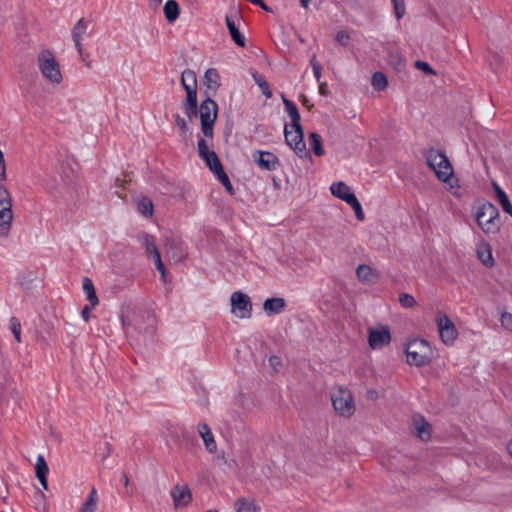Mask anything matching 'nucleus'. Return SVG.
I'll return each mask as SVG.
<instances>
[{
	"label": "nucleus",
	"instance_id": "38",
	"mask_svg": "<svg viewBox=\"0 0 512 512\" xmlns=\"http://www.w3.org/2000/svg\"><path fill=\"white\" fill-rule=\"evenodd\" d=\"M347 204L350 205L352 207V209L354 210L356 218L360 221H363L365 218V215H364L362 206H361L359 200L357 199V197L354 196L352 199H350L347 202Z\"/></svg>",
	"mask_w": 512,
	"mask_h": 512
},
{
	"label": "nucleus",
	"instance_id": "28",
	"mask_svg": "<svg viewBox=\"0 0 512 512\" xmlns=\"http://www.w3.org/2000/svg\"><path fill=\"white\" fill-rule=\"evenodd\" d=\"M83 291L86 294L87 300L89 301L91 307H95L98 305L99 300L95 292L94 284L90 278L83 279L82 285Z\"/></svg>",
	"mask_w": 512,
	"mask_h": 512
},
{
	"label": "nucleus",
	"instance_id": "13",
	"mask_svg": "<svg viewBox=\"0 0 512 512\" xmlns=\"http://www.w3.org/2000/svg\"><path fill=\"white\" fill-rule=\"evenodd\" d=\"M89 27H90V21L85 18H81L74 25L72 32H71L72 40L75 44L77 52L81 56L83 54L82 41L84 40V37L88 35Z\"/></svg>",
	"mask_w": 512,
	"mask_h": 512
},
{
	"label": "nucleus",
	"instance_id": "18",
	"mask_svg": "<svg viewBox=\"0 0 512 512\" xmlns=\"http://www.w3.org/2000/svg\"><path fill=\"white\" fill-rule=\"evenodd\" d=\"M285 307L286 301L281 297L268 298L263 303V310L268 316L281 313Z\"/></svg>",
	"mask_w": 512,
	"mask_h": 512
},
{
	"label": "nucleus",
	"instance_id": "30",
	"mask_svg": "<svg viewBox=\"0 0 512 512\" xmlns=\"http://www.w3.org/2000/svg\"><path fill=\"white\" fill-rule=\"evenodd\" d=\"M283 103L285 105L287 113L291 118V125H300V113L295 103L286 99L285 97H283Z\"/></svg>",
	"mask_w": 512,
	"mask_h": 512
},
{
	"label": "nucleus",
	"instance_id": "58",
	"mask_svg": "<svg viewBox=\"0 0 512 512\" xmlns=\"http://www.w3.org/2000/svg\"><path fill=\"white\" fill-rule=\"evenodd\" d=\"M163 0H150V4L157 7Z\"/></svg>",
	"mask_w": 512,
	"mask_h": 512
},
{
	"label": "nucleus",
	"instance_id": "9",
	"mask_svg": "<svg viewBox=\"0 0 512 512\" xmlns=\"http://www.w3.org/2000/svg\"><path fill=\"white\" fill-rule=\"evenodd\" d=\"M286 143L300 156L307 155L306 146L303 141L302 126L285 125L284 129Z\"/></svg>",
	"mask_w": 512,
	"mask_h": 512
},
{
	"label": "nucleus",
	"instance_id": "52",
	"mask_svg": "<svg viewBox=\"0 0 512 512\" xmlns=\"http://www.w3.org/2000/svg\"><path fill=\"white\" fill-rule=\"evenodd\" d=\"M319 93L323 96H327L329 94V89L326 82L319 81Z\"/></svg>",
	"mask_w": 512,
	"mask_h": 512
},
{
	"label": "nucleus",
	"instance_id": "23",
	"mask_svg": "<svg viewBox=\"0 0 512 512\" xmlns=\"http://www.w3.org/2000/svg\"><path fill=\"white\" fill-rule=\"evenodd\" d=\"M205 164L209 167L210 171L216 176L219 172H222L223 166L214 151L205 154L200 157Z\"/></svg>",
	"mask_w": 512,
	"mask_h": 512
},
{
	"label": "nucleus",
	"instance_id": "26",
	"mask_svg": "<svg viewBox=\"0 0 512 512\" xmlns=\"http://www.w3.org/2000/svg\"><path fill=\"white\" fill-rule=\"evenodd\" d=\"M98 494L95 487H92L88 497L83 502L79 512H95L98 506Z\"/></svg>",
	"mask_w": 512,
	"mask_h": 512
},
{
	"label": "nucleus",
	"instance_id": "46",
	"mask_svg": "<svg viewBox=\"0 0 512 512\" xmlns=\"http://www.w3.org/2000/svg\"><path fill=\"white\" fill-rule=\"evenodd\" d=\"M153 261L155 263L156 269L161 274L162 280L166 281V269H165L164 264H163V262L161 260V256L160 255H156V257L153 258Z\"/></svg>",
	"mask_w": 512,
	"mask_h": 512
},
{
	"label": "nucleus",
	"instance_id": "7",
	"mask_svg": "<svg viewBox=\"0 0 512 512\" xmlns=\"http://www.w3.org/2000/svg\"><path fill=\"white\" fill-rule=\"evenodd\" d=\"M155 325V317L150 312L134 313L131 319H123L125 329L133 327L140 332L152 333Z\"/></svg>",
	"mask_w": 512,
	"mask_h": 512
},
{
	"label": "nucleus",
	"instance_id": "24",
	"mask_svg": "<svg viewBox=\"0 0 512 512\" xmlns=\"http://www.w3.org/2000/svg\"><path fill=\"white\" fill-rule=\"evenodd\" d=\"M140 241L142 246L145 249V252L148 256L155 258L156 255H160L159 250L157 249L155 238L149 234L143 233L140 236Z\"/></svg>",
	"mask_w": 512,
	"mask_h": 512
},
{
	"label": "nucleus",
	"instance_id": "39",
	"mask_svg": "<svg viewBox=\"0 0 512 512\" xmlns=\"http://www.w3.org/2000/svg\"><path fill=\"white\" fill-rule=\"evenodd\" d=\"M10 329L17 342H21V323L18 318L12 317L10 319Z\"/></svg>",
	"mask_w": 512,
	"mask_h": 512
},
{
	"label": "nucleus",
	"instance_id": "21",
	"mask_svg": "<svg viewBox=\"0 0 512 512\" xmlns=\"http://www.w3.org/2000/svg\"><path fill=\"white\" fill-rule=\"evenodd\" d=\"M356 275L362 282L374 283L378 280V272L369 265L361 264L356 268Z\"/></svg>",
	"mask_w": 512,
	"mask_h": 512
},
{
	"label": "nucleus",
	"instance_id": "2",
	"mask_svg": "<svg viewBox=\"0 0 512 512\" xmlns=\"http://www.w3.org/2000/svg\"><path fill=\"white\" fill-rule=\"evenodd\" d=\"M181 84L186 91V98L182 103V109L191 120L198 115L197 79L194 71L186 69L181 75Z\"/></svg>",
	"mask_w": 512,
	"mask_h": 512
},
{
	"label": "nucleus",
	"instance_id": "56",
	"mask_svg": "<svg viewBox=\"0 0 512 512\" xmlns=\"http://www.w3.org/2000/svg\"><path fill=\"white\" fill-rule=\"evenodd\" d=\"M122 478H123V482H124L125 487L128 488V486H129V478H128L127 474L123 473Z\"/></svg>",
	"mask_w": 512,
	"mask_h": 512
},
{
	"label": "nucleus",
	"instance_id": "29",
	"mask_svg": "<svg viewBox=\"0 0 512 512\" xmlns=\"http://www.w3.org/2000/svg\"><path fill=\"white\" fill-rule=\"evenodd\" d=\"M234 508L236 512H259L260 510L253 500L246 498L238 499L234 504Z\"/></svg>",
	"mask_w": 512,
	"mask_h": 512
},
{
	"label": "nucleus",
	"instance_id": "22",
	"mask_svg": "<svg viewBox=\"0 0 512 512\" xmlns=\"http://www.w3.org/2000/svg\"><path fill=\"white\" fill-rule=\"evenodd\" d=\"M36 476L44 489L48 488L47 475L49 472L48 465L42 455H38L35 465Z\"/></svg>",
	"mask_w": 512,
	"mask_h": 512
},
{
	"label": "nucleus",
	"instance_id": "14",
	"mask_svg": "<svg viewBox=\"0 0 512 512\" xmlns=\"http://www.w3.org/2000/svg\"><path fill=\"white\" fill-rule=\"evenodd\" d=\"M254 162L262 169L273 171L279 165L278 158L271 152L257 151L253 154Z\"/></svg>",
	"mask_w": 512,
	"mask_h": 512
},
{
	"label": "nucleus",
	"instance_id": "43",
	"mask_svg": "<svg viewBox=\"0 0 512 512\" xmlns=\"http://www.w3.org/2000/svg\"><path fill=\"white\" fill-rule=\"evenodd\" d=\"M394 5L395 15L397 19H400L405 14L404 0H391Z\"/></svg>",
	"mask_w": 512,
	"mask_h": 512
},
{
	"label": "nucleus",
	"instance_id": "59",
	"mask_svg": "<svg viewBox=\"0 0 512 512\" xmlns=\"http://www.w3.org/2000/svg\"><path fill=\"white\" fill-rule=\"evenodd\" d=\"M310 64L312 66V68L314 67V65H320L317 61H316V56H313L310 60Z\"/></svg>",
	"mask_w": 512,
	"mask_h": 512
},
{
	"label": "nucleus",
	"instance_id": "45",
	"mask_svg": "<svg viewBox=\"0 0 512 512\" xmlns=\"http://www.w3.org/2000/svg\"><path fill=\"white\" fill-rule=\"evenodd\" d=\"M175 125L179 128L182 134H186L189 130L186 120L181 117L179 114L174 116Z\"/></svg>",
	"mask_w": 512,
	"mask_h": 512
},
{
	"label": "nucleus",
	"instance_id": "33",
	"mask_svg": "<svg viewBox=\"0 0 512 512\" xmlns=\"http://www.w3.org/2000/svg\"><path fill=\"white\" fill-rule=\"evenodd\" d=\"M309 142L311 149L317 156H323L324 155V149L322 147V140L320 135H318L315 132H311L309 134Z\"/></svg>",
	"mask_w": 512,
	"mask_h": 512
},
{
	"label": "nucleus",
	"instance_id": "34",
	"mask_svg": "<svg viewBox=\"0 0 512 512\" xmlns=\"http://www.w3.org/2000/svg\"><path fill=\"white\" fill-rule=\"evenodd\" d=\"M137 210L144 216H152L153 214V203L147 197H141L137 201Z\"/></svg>",
	"mask_w": 512,
	"mask_h": 512
},
{
	"label": "nucleus",
	"instance_id": "11",
	"mask_svg": "<svg viewBox=\"0 0 512 512\" xmlns=\"http://www.w3.org/2000/svg\"><path fill=\"white\" fill-rule=\"evenodd\" d=\"M436 322L441 340L447 345L453 344L458 335L457 329L453 322L446 314L441 312L437 313Z\"/></svg>",
	"mask_w": 512,
	"mask_h": 512
},
{
	"label": "nucleus",
	"instance_id": "42",
	"mask_svg": "<svg viewBox=\"0 0 512 512\" xmlns=\"http://www.w3.org/2000/svg\"><path fill=\"white\" fill-rule=\"evenodd\" d=\"M399 301L401 305L406 308L413 307L416 304L414 297L407 293L400 294Z\"/></svg>",
	"mask_w": 512,
	"mask_h": 512
},
{
	"label": "nucleus",
	"instance_id": "48",
	"mask_svg": "<svg viewBox=\"0 0 512 512\" xmlns=\"http://www.w3.org/2000/svg\"><path fill=\"white\" fill-rule=\"evenodd\" d=\"M197 147H198L199 157L204 156L205 154L210 153L212 151V150H209V147L203 138L199 139Z\"/></svg>",
	"mask_w": 512,
	"mask_h": 512
},
{
	"label": "nucleus",
	"instance_id": "36",
	"mask_svg": "<svg viewBox=\"0 0 512 512\" xmlns=\"http://www.w3.org/2000/svg\"><path fill=\"white\" fill-rule=\"evenodd\" d=\"M372 86L378 91L384 90L388 86L387 77L381 72H375L372 76Z\"/></svg>",
	"mask_w": 512,
	"mask_h": 512
},
{
	"label": "nucleus",
	"instance_id": "4",
	"mask_svg": "<svg viewBox=\"0 0 512 512\" xmlns=\"http://www.w3.org/2000/svg\"><path fill=\"white\" fill-rule=\"evenodd\" d=\"M406 357L407 362L410 365L419 367L430 361L432 351L427 341L423 339H414L407 344Z\"/></svg>",
	"mask_w": 512,
	"mask_h": 512
},
{
	"label": "nucleus",
	"instance_id": "31",
	"mask_svg": "<svg viewBox=\"0 0 512 512\" xmlns=\"http://www.w3.org/2000/svg\"><path fill=\"white\" fill-rule=\"evenodd\" d=\"M497 199L504 212L512 217V204L506 193L496 184H494Z\"/></svg>",
	"mask_w": 512,
	"mask_h": 512
},
{
	"label": "nucleus",
	"instance_id": "47",
	"mask_svg": "<svg viewBox=\"0 0 512 512\" xmlns=\"http://www.w3.org/2000/svg\"><path fill=\"white\" fill-rule=\"evenodd\" d=\"M336 40L342 46H347L350 41V36L347 32L341 30V31H338V33L336 35Z\"/></svg>",
	"mask_w": 512,
	"mask_h": 512
},
{
	"label": "nucleus",
	"instance_id": "6",
	"mask_svg": "<svg viewBox=\"0 0 512 512\" xmlns=\"http://www.w3.org/2000/svg\"><path fill=\"white\" fill-rule=\"evenodd\" d=\"M198 113L201 121V130L205 137H213V127L217 119L218 105L211 98L202 101Z\"/></svg>",
	"mask_w": 512,
	"mask_h": 512
},
{
	"label": "nucleus",
	"instance_id": "8",
	"mask_svg": "<svg viewBox=\"0 0 512 512\" xmlns=\"http://www.w3.org/2000/svg\"><path fill=\"white\" fill-rule=\"evenodd\" d=\"M498 211L492 204L483 205L476 213L478 225L487 233L498 229L496 220Z\"/></svg>",
	"mask_w": 512,
	"mask_h": 512
},
{
	"label": "nucleus",
	"instance_id": "51",
	"mask_svg": "<svg viewBox=\"0 0 512 512\" xmlns=\"http://www.w3.org/2000/svg\"><path fill=\"white\" fill-rule=\"evenodd\" d=\"M269 365L274 371H278L279 368L282 366V361L278 356H271L269 358Z\"/></svg>",
	"mask_w": 512,
	"mask_h": 512
},
{
	"label": "nucleus",
	"instance_id": "64",
	"mask_svg": "<svg viewBox=\"0 0 512 512\" xmlns=\"http://www.w3.org/2000/svg\"><path fill=\"white\" fill-rule=\"evenodd\" d=\"M182 257H183L182 255L178 256V257H177V260L182 259Z\"/></svg>",
	"mask_w": 512,
	"mask_h": 512
},
{
	"label": "nucleus",
	"instance_id": "50",
	"mask_svg": "<svg viewBox=\"0 0 512 512\" xmlns=\"http://www.w3.org/2000/svg\"><path fill=\"white\" fill-rule=\"evenodd\" d=\"M415 66H416L418 69H420V70L424 71V72H425V73H427V74H434L433 69H432V68L430 67V65H429L428 63H426V62H423V61H419V60H418V61H416V62H415Z\"/></svg>",
	"mask_w": 512,
	"mask_h": 512
},
{
	"label": "nucleus",
	"instance_id": "60",
	"mask_svg": "<svg viewBox=\"0 0 512 512\" xmlns=\"http://www.w3.org/2000/svg\"><path fill=\"white\" fill-rule=\"evenodd\" d=\"M262 9L269 11V8L265 5V3L262 1V4H258Z\"/></svg>",
	"mask_w": 512,
	"mask_h": 512
},
{
	"label": "nucleus",
	"instance_id": "17",
	"mask_svg": "<svg viewBox=\"0 0 512 512\" xmlns=\"http://www.w3.org/2000/svg\"><path fill=\"white\" fill-rule=\"evenodd\" d=\"M198 433L204 442L206 450L209 453H214L217 449V445L210 427L206 423H199Z\"/></svg>",
	"mask_w": 512,
	"mask_h": 512
},
{
	"label": "nucleus",
	"instance_id": "55",
	"mask_svg": "<svg viewBox=\"0 0 512 512\" xmlns=\"http://www.w3.org/2000/svg\"><path fill=\"white\" fill-rule=\"evenodd\" d=\"M174 245H175L174 241H170V240L167 241L166 247H167V253L168 254L171 252V250L174 247Z\"/></svg>",
	"mask_w": 512,
	"mask_h": 512
},
{
	"label": "nucleus",
	"instance_id": "40",
	"mask_svg": "<svg viewBox=\"0 0 512 512\" xmlns=\"http://www.w3.org/2000/svg\"><path fill=\"white\" fill-rule=\"evenodd\" d=\"M12 205V199L8 189L0 183V207Z\"/></svg>",
	"mask_w": 512,
	"mask_h": 512
},
{
	"label": "nucleus",
	"instance_id": "3",
	"mask_svg": "<svg viewBox=\"0 0 512 512\" xmlns=\"http://www.w3.org/2000/svg\"><path fill=\"white\" fill-rule=\"evenodd\" d=\"M37 65L45 79L52 84H59L62 81L59 64L51 51H41L37 58Z\"/></svg>",
	"mask_w": 512,
	"mask_h": 512
},
{
	"label": "nucleus",
	"instance_id": "63",
	"mask_svg": "<svg viewBox=\"0 0 512 512\" xmlns=\"http://www.w3.org/2000/svg\"><path fill=\"white\" fill-rule=\"evenodd\" d=\"M221 459H223L225 463H227V461L224 459V454L221 455Z\"/></svg>",
	"mask_w": 512,
	"mask_h": 512
},
{
	"label": "nucleus",
	"instance_id": "57",
	"mask_svg": "<svg viewBox=\"0 0 512 512\" xmlns=\"http://www.w3.org/2000/svg\"><path fill=\"white\" fill-rule=\"evenodd\" d=\"M310 1H311V0H300L301 6H302L303 8H305V9H306V8H308V5H309V2H310Z\"/></svg>",
	"mask_w": 512,
	"mask_h": 512
},
{
	"label": "nucleus",
	"instance_id": "15",
	"mask_svg": "<svg viewBox=\"0 0 512 512\" xmlns=\"http://www.w3.org/2000/svg\"><path fill=\"white\" fill-rule=\"evenodd\" d=\"M413 431L418 438L427 441L431 437V425L421 415H414L412 417Z\"/></svg>",
	"mask_w": 512,
	"mask_h": 512
},
{
	"label": "nucleus",
	"instance_id": "35",
	"mask_svg": "<svg viewBox=\"0 0 512 512\" xmlns=\"http://www.w3.org/2000/svg\"><path fill=\"white\" fill-rule=\"evenodd\" d=\"M477 255H478V258L480 259V261L484 265H486L488 267L493 265V257H492V253H491V250L488 245L479 247L477 249Z\"/></svg>",
	"mask_w": 512,
	"mask_h": 512
},
{
	"label": "nucleus",
	"instance_id": "44",
	"mask_svg": "<svg viewBox=\"0 0 512 512\" xmlns=\"http://www.w3.org/2000/svg\"><path fill=\"white\" fill-rule=\"evenodd\" d=\"M500 322L503 328L512 331V314L503 312L500 317Z\"/></svg>",
	"mask_w": 512,
	"mask_h": 512
},
{
	"label": "nucleus",
	"instance_id": "37",
	"mask_svg": "<svg viewBox=\"0 0 512 512\" xmlns=\"http://www.w3.org/2000/svg\"><path fill=\"white\" fill-rule=\"evenodd\" d=\"M255 82L258 84V86L261 89V92L263 95H265L267 98H270L272 96V91L267 83V81L264 79L263 76L260 75H253Z\"/></svg>",
	"mask_w": 512,
	"mask_h": 512
},
{
	"label": "nucleus",
	"instance_id": "41",
	"mask_svg": "<svg viewBox=\"0 0 512 512\" xmlns=\"http://www.w3.org/2000/svg\"><path fill=\"white\" fill-rule=\"evenodd\" d=\"M216 177L224 185V187L227 189V191L230 194H232L233 193V187H232L231 182H230L227 174L225 173L224 169L222 170V172H219L216 175Z\"/></svg>",
	"mask_w": 512,
	"mask_h": 512
},
{
	"label": "nucleus",
	"instance_id": "16",
	"mask_svg": "<svg viewBox=\"0 0 512 512\" xmlns=\"http://www.w3.org/2000/svg\"><path fill=\"white\" fill-rule=\"evenodd\" d=\"M13 222L12 205L0 207V235L7 237L10 233Z\"/></svg>",
	"mask_w": 512,
	"mask_h": 512
},
{
	"label": "nucleus",
	"instance_id": "27",
	"mask_svg": "<svg viewBox=\"0 0 512 512\" xmlns=\"http://www.w3.org/2000/svg\"><path fill=\"white\" fill-rule=\"evenodd\" d=\"M163 11L169 23L175 22L180 13L179 5L175 0H168L164 5Z\"/></svg>",
	"mask_w": 512,
	"mask_h": 512
},
{
	"label": "nucleus",
	"instance_id": "12",
	"mask_svg": "<svg viewBox=\"0 0 512 512\" xmlns=\"http://www.w3.org/2000/svg\"><path fill=\"white\" fill-rule=\"evenodd\" d=\"M391 341L390 330L386 326L377 329H370L368 343L372 349H379L389 344Z\"/></svg>",
	"mask_w": 512,
	"mask_h": 512
},
{
	"label": "nucleus",
	"instance_id": "10",
	"mask_svg": "<svg viewBox=\"0 0 512 512\" xmlns=\"http://www.w3.org/2000/svg\"><path fill=\"white\" fill-rule=\"evenodd\" d=\"M231 312L239 318H250L252 312V304L248 295L243 292L236 291L232 293Z\"/></svg>",
	"mask_w": 512,
	"mask_h": 512
},
{
	"label": "nucleus",
	"instance_id": "20",
	"mask_svg": "<svg viewBox=\"0 0 512 512\" xmlns=\"http://www.w3.org/2000/svg\"><path fill=\"white\" fill-rule=\"evenodd\" d=\"M171 496L175 506L186 505L191 500V493L186 485H176L171 491Z\"/></svg>",
	"mask_w": 512,
	"mask_h": 512
},
{
	"label": "nucleus",
	"instance_id": "1",
	"mask_svg": "<svg viewBox=\"0 0 512 512\" xmlns=\"http://www.w3.org/2000/svg\"><path fill=\"white\" fill-rule=\"evenodd\" d=\"M427 165L435 172L437 178L444 183L453 180V167L448 157L441 151L430 148L423 152ZM453 187L452 184H450Z\"/></svg>",
	"mask_w": 512,
	"mask_h": 512
},
{
	"label": "nucleus",
	"instance_id": "62",
	"mask_svg": "<svg viewBox=\"0 0 512 512\" xmlns=\"http://www.w3.org/2000/svg\"><path fill=\"white\" fill-rule=\"evenodd\" d=\"M205 512H218V511H217V510H215V509H210V510H207V511H205Z\"/></svg>",
	"mask_w": 512,
	"mask_h": 512
},
{
	"label": "nucleus",
	"instance_id": "19",
	"mask_svg": "<svg viewBox=\"0 0 512 512\" xmlns=\"http://www.w3.org/2000/svg\"><path fill=\"white\" fill-rule=\"evenodd\" d=\"M330 191L333 196L345 201L346 203L355 196L350 187L343 181L334 182L330 186Z\"/></svg>",
	"mask_w": 512,
	"mask_h": 512
},
{
	"label": "nucleus",
	"instance_id": "32",
	"mask_svg": "<svg viewBox=\"0 0 512 512\" xmlns=\"http://www.w3.org/2000/svg\"><path fill=\"white\" fill-rule=\"evenodd\" d=\"M205 84L209 89H217L219 87V74L216 69L210 68L204 75Z\"/></svg>",
	"mask_w": 512,
	"mask_h": 512
},
{
	"label": "nucleus",
	"instance_id": "25",
	"mask_svg": "<svg viewBox=\"0 0 512 512\" xmlns=\"http://www.w3.org/2000/svg\"><path fill=\"white\" fill-rule=\"evenodd\" d=\"M226 25L229 30L230 36L232 40L240 47H244L246 40L244 35L239 31L235 22L229 17L226 16Z\"/></svg>",
	"mask_w": 512,
	"mask_h": 512
},
{
	"label": "nucleus",
	"instance_id": "61",
	"mask_svg": "<svg viewBox=\"0 0 512 512\" xmlns=\"http://www.w3.org/2000/svg\"><path fill=\"white\" fill-rule=\"evenodd\" d=\"M302 103H303V105L308 106V99L305 96H303Z\"/></svg>",
	"mask_w": 512,
	"mask_h": 512
},
{
	"label": "nucleus",
	"instance_id": "53",
	"mask_svg": "<svg viewBox=\"0 0 512 512\" xmlns=\"http://www.w3.org/2000/svg\"><path fill=\"white\" fill-rule=\"evenodd\" d=\"M82 317L83 319L88 322V320L90 319V316H91V307L89 306H85L83 309H82Z\"/></svg>",
	"mask_w": 512,
	"mask_h": 512
},
{
	"label": "nucleus",
	"instance_id": "5",
	"mask_svg": "<svg viewBox=\"0 0 512 512\" xmlns=\"http://www.w3.org/2000/svg\"><path fill=\"white\" fill-rule=\"evenodd\" d=\"M331 401L335 411L343 417L349 418L355 412V403L350 390L342 386L336 387L331 393Z\"/></svg>",
	"mask_w": 512,
	"mask_h": 512
},
{
	"label": "nucleus",
	"instance_id": "54",
	"mask_svg": "<svg viewBox=\"0 0 512 512\" xmlns=\"http://www.w3.org/2000/svg\"><path fill=\"white\" fill-rule=\"evenodd\" d=\"M312 69H313V74H314L316 80L319 82L320 78H321V66L314 65V67Z\"/></svg>",
	"mask_w": 512,
	"mask_h": 512
},
{
	"label": "nucleus",
	"instance_id": "49",
	"mask_svg": "<svg viewBox=\"0 0 512 512\" xmlns=\"http://www.w3.org/2000/svg\"><path fill=\"white\" fill-rule=\"evenodd\" d=\"M6 178H7L6 162H5V158H4V153L0 149V180L4 181V180H6Z\"/></svg>",
	"mask_w": 512,
	"mask_h": 512
}]
</instances>
